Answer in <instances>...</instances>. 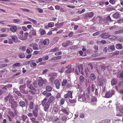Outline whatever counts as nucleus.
I'll return each instance as SVG.
<instances>
[{
    "mask_svg": "<svg viewBox=\"0 0 123 123\" xmlns=\"http://www.w3.org/2000/svg\"><path fill=\"white\" fill-rule=\"evenodd\" d=\"M32 88L31 89H30L29 90V92L31 94H34L36 91V89L33 87H32Z\"/></svg>",
    "mask_w": 123,
    "mask_h": 123,
    "instance_id": "cd10ccee",
    "label": "nucleus"
},
{
    "mask_svg": "<svg viewBox=\"0 0 123 123\" xmlns=\"http://www.w3.org/2000/svg\"><path fill=\"white\" fill-rule=\"evenodd\" d=\"M97 83L98 85L102 86L103 85V81L102 79L101 78H98Z\"/></svg>",
    "mask_w": 123,
    "mask_h": 123,
    "instance_id": "4468645a",
    "label": "nucleus"
},
{
    "mask_svg": "<svg viewBox=\"0 0 123 123\" xmlns=\"http://www.w3.org/2000/svg\"><path fill=\"white\" fill-rule=\"evenodd\" d=\"M65 102V100L64 99L62 98L61 99L60 101V104L63 105L64 104Z\"/></svg>",
    "mask_w": 123,
    "mask_h": 123,
    "instance_id": "c03bdc74",
    "label": "nucleus"
},
{
    "mask_svg": "<svg viewBox=\"0 0 123 123\" xmlns=\"http://www.w3.org/2000/svg\"><path fill=\"white\" fill-rule=\"evenodd\" d=\"M91 88L92 91L93 92L94 91V89L95 90V85L93 84H92L91 86Z\"/></svg>",
    "mask_w": 123,
    "mask_h": 123,
    "instance_id": "8fccbe9b",
    "label": "nucleus"
},
{
    "mask_svg": "<svg viewBox=\"0 0 123 123\" xmlns=\"http://www.w3.org/2000/svg\"><path fill=\"white\" fill-rule=\"evenodd\" d=\"M42 61V58H39L38 60L36 62L37 63H38Z\"/></svg>",
    "mask_w": 123,
    "mask_h": 123,
    "instance_id": "0e129e2a",
    "label": "nucleus"
},
{
    "mask_svg": "<svg viewBox=\"0 0 123 123\" xmlns=\"http://www.w3.org/2000/svg\"><path fill=\"white\" fill-rule=\"evenodd\" d=\"M62 120L63 121H64L65 122L67 120V117H66L65 116L63 117H62Z\"/></svg>",
    "mask_w": 123,
    "mask_h": 123,
    "instance_id": "338daca9",
    "label": "nucleus"
},
{
    "mask_svg": "<svg viewBox=\"0 0 123 123\" xmlns=\"http://www.w3.org/2000/svg\"><path fill=\"white\" fill-rule=\"evenodd\" d=\"M7 29V28H2L1 29V31L2 32H4L6 31V29Z\"/></svg>",
    "mask_w": 123,
    "mask_h": 123,
    "instance_id": "bf43d9fd",
    "label": "nucleus"
},
{
    "mask_svg": "<svg viewBox=\"0 0 123 123\" xmlns=\"http://www.w3.org/2000/svg\"><path fill=\"white\" fill-rule=\"evenodd\" d=\"M29 46L31 47H32L33 49L34 50H38L39 48L37 44L33 43L30 44Z\"/></svg>",
    "mask_w": 123,
    "mask_h": 123,
    "instance_id": "0eeeda50",
    "label": "nucleus"
},
{
    "mask_svg": "<svg viewBox=\"0 0 123 123\" xmlns=\"http://www.w3.org/2000/svg\"><path fill=\"white\" fill-rule=\"evenodd\" d=\"M66 68L68 69L65 71V72L67 74L70 73L74 71V68H72L71 65H68Z\"/></svg>",
    "mask_w": 123,
    "mask_h": 123,
    "instance_id": "20e7f679",
    "label": "nucleus"
},
{
    "mask_svg": "<svg viewBox=\"0 0 123 123\" xmlns=\"http://www.w3.org/2000/svg\"><path fill=\"white\" fill-rule=\"evenodd\" d=\"M20 9L21 10L23 11L24 12H30V10H29L25 8H21Z\"/></svg>",
    "mask_w": 123,
    "mask_h": 123,
    "instance_id": "09e8293b",
    "label": "nucleus"
},
{
    "mask_svg": "<svg viewBox=\"0 0 123 123\" xmlns=\"http://www.w3.org/2000/svg\"><path fill=\"white\" fill-rule=\"evenodd\" d=\"M27 19L30 21L31 22H32L34 24L36 25L37 24V22L36 21H35L33 20V19L30 18H28Z\"/></svg>",
    "mask_w": 123,
    "mask_h": 123,
    "instance_id": "7c9ffc66",
    "label": "nucleus"
},
{
    "mask_svg": "<svg viewBox=\"0 0 123 123\" xmlns=\"http://www.w3.org/2000/svg\"><path fill=\"white\" fill-rule=\"evenodd\" d=\"M72 93L71 91H68L67 93L64 94V98H67L68 97L70 98H72Z\"/></svg>",
    "mask_w": 123,
    "mask_h": 123,
    "instance_id": "39448f33",
    "label": "nucleus"
},
{
    "mask_svg": "<svg viewBox=\"0 0 123 123\" xmlns=\"http://www.w3.org/2000/svg\"><path fill=\"white\" fill-rule=\"evenodd\" d=\"M96 78V76L94 74L92 73L90 76V79L92 80H93Z\"/></svg>",
    "mask_w": 123,
    "mask_h": 123,
    "instance_id": "393cba45",
    "label": "nucleus"
},
{
    "mask_svg": "<svg viewBox=\"0 0 123 123\" xmlns=\"http://www.w3.org/2000/svg\"><path fill=\"white\" fill-rule=\"evenodd\" d=\"M89 97V95L86 94H85V92H83V94L80 95L79 96L78 100L80 101H83L86 102L88 100Z\"/></svg>",
    "mask_w": 123,
    "mask_h": 123,
    "instance_id": "f257e3e1",
    "label": "nucleus"
},
{
    "mask_svg": "<svg viewBox=\"0 0 123 123\" xmlns=\"http://www.w3.org/2000/svg\"><path fill=\"white\" fill-rule=\"evenodd\" d=\"M12 87V85H11L8 84L6 86H5L3 87L2 89L3 90H7L9 88H11Z\"/></svg>",
    "mask_w": 123,
    "mask_h": 123,
    "instance_id": "a878e982",
    "label": "nucleus"
},
{
    "mask_svg": "<svg viewBox=\"0 0 123 123\" xmlns=\"http://www.w3.org/2000/svg\"><path fill=\"white\" fill-rule=\"evenodd\" d=\"M9 114L10 115L11 117H14V114L13 113L12 111H9Z\"/></svg>",
    "mask_w": 123,
    "mask_h": 123,
    "instance_id": "3c124183",
    "label": "nucleus"
},
{
    "mask_svg": "<svg viewBox=\"0 0 123 123\" xmlns=\"http://www.w3.org/2000/svg\"><path fill=\"white\" fill-rule=\"evenodd\" d=\"M14 91L18 96H21V94L19 92L17 91L16 89H15Z\"/></svg>",
    "mask_w": 123,
    "mask_h": 123,
    "instance_id": "de8ad7c7",
    "label": "nucleus"
},
{
    "mask_svg": "<svg viewBox=\"0 0 123 123\" xmlns=\"http://www.w3.org/2000/svg\"><path fill=\"white\" fill-rule=\"evenodd\" d=\"M76 88L78 91L81 92H83V91L82 87L78 84H77V85L76 86Z\"/></svg>",
    "mask_w": 123,
    "mask_h": 123,
    "instance_id": "412c9836",
    "label": "nucleus"
},
{
    "mask_svg": "<svg viewBox=\"0 0 123 123\" xmlns=\"http://www.w3.org/2000/svg\"><path fill=\"white\" fill-rule=\"evenodd\" d=\"M20 65V63H16L14 64L12 66L13 67V66H14L15 67L19 66Z\"/></svg>",
    "mask_w": 123,
    "mask_h": 123,
    "instance_id": "680f3d73",
    "label": "nucleus"
},
{
    "mask_svg": "<svg viewBox=\"0 0 123 123\" xmlns=\"http://www.w3.org/2000/svg\"><path fill=\"white\" fill-rule=\"evenodd\" d=\"M80 82H83L84 80V78L83 76L81 75L79 78Z\"/></svg>",
    "mask_w": 123,
    "mask_h": 123,
    "instance_id": "f704fd0d",
    "label": "nucleus"
},
{
    "mask_svg": "<svg viewBox=\"0 0 123 123\" xmlns=\"http://www.w3.org/2000/svg\"><path fill=\"white\" fill-rule=\"evenodd\" d=\"M20 49H21L23 51H25L26 49V47L25 46L21 47Z\"/></svg>",
    "mask_w": 123,
    "mask_h": 123,
    "instance_id": "5fc2aeb1",
    "label": "nucleus"
},
{
    "mask_svg": "<svg viewBox=\"0 0 123 123\" xmlns=\"http://www.w3.org/2000/svg\"><path fill=\"white\" fill-rule=\"evenodd\" d=\"M38 107L37 105H36L35 109L33 111V113L35 116L36 117L37 116L38 111Z\"/></svg>",
    "mask_w": 123,
    "mask_h": 123,
    "instance_id": "6e6552de",
    "label": "nucleus"
},
{
    "mask_svg": "<svg viewBox=\"0 0 123 123\" xmlns=\"http://www.w3.org/2000/svg\"><path fill=\"white\" fill-rule=\"evenodd\" d=\"M109 2L112 4H115L116 1L115 0H110Z\"/></svg>",
    "mask_w": 123,
    "mask_h": 123,
    "instance_id": "4d7b16f0",
    "label": "nucleus"
},
{
    "mask_svg": "<svg viewBox=\"0 0 123 123\" xmlns=\"http://www.w3.org/2000/svg\"><path fill=\"white\" fill-rule=\"evenodd\" d=\"M67 82V80L65 79L63 80L62 83V86H65Z\"/></svg>",
    "mask_w": 123,
    "mask_h": 123,
    "instance_id": "72a5a7b5",
    "label": "nucleus"
},
{
    "mask_svg": "<svg viewBox=\"0 0 123 123\" xmlns=\"http://www.w3.org/2000/svg\"><path fill=\"white\" fill-rule=\"evenodd\" d=\"M115 47L116 49H122L123 48L122 45L120 43L116 44L115 45Z\"/></svg>",
    "mask_w": 123,
    "mask_h": 123,
    "instance_id": "a211bd4d",
    "label": "nucleus"
},
{
    "mask_svg": "<svg viewBox=\"0 0 123 123\" xmlns=\"http://www.w3.org/2000/svg\"><path fill=\"white\" fill-rule=\"evenodd\" d=\"M54 83L56 88L57 89H59L60 88V83L59 81L57 80H56L55 81Z\"/></svg>",
    "mask_w": 123,
    "mask_h": 123,
    "instance_id": "2eb2a0df",
    "label": "nucleus"
},
{
    "mask_svg": "<svg viewBox=\"0 0 123 123\" xmlns=\"http://www.w3.org/2000/svg\"><path fill=\"white\" fill-rule=\"evenodd\" d=\"M29 35V33L27 32H25L24 33L23 35H20L18 37L19 39L22 40H26L27 39V37Z\"/></svg>",
    "mask_w": 123,
    "mask_h": 123,
    "instance_id": "7ed1b4c3",
    "label": "nucleus"
},
{
    "mask_svg": "<svg viewBox=\"0 0 123 123\" xmlns=\"http://www.w3.org/2000/svg\"><path fill=\"white\" fill-rule=\"evenodd\" d=\"M25 86H21L20 87V89L21 92L27 93L28 92L27 91L25 90Z\"/></svg>",
    "mask_w": 123,
    "mask_h": 123,
    "instance_id": "1a4fd4ad",
    "label": "nucleus"
},
{
    "mask_svg": "<svg viewBox=\"0 0 123 123\" xmlns=\"http://www.w3.org/2000/svg\"><path fill=\"white\" fill-rule=\"evenodd\" d=\"M54 99V98L53 96H51L49 98L48 101L51 103L53 102Z\"/></svg>",
    "mask_w": 123,
    "mask_h": 123,
    "instance_id": "2f4dec72",
    "label": "nucleus"
},
{
    "mask_svg": "<svg viewBox=\"0 0 123 123\" xmlns=\"http://www.w3.org/2000/svg\"><path fill=\"white\" fill-rule=\"evenodd\" d=\"M59 48L56 47L55 48L52 49L50 51V52H55L58 51Z\"/></svg>",
    "mask_w": 123,
    "mask_h": 123,
    "instance_id": "e433bc0d",
    "label": "nucleus"
},
{
    "mask_svg": "<svg viewBox=\"0 0 123 123\" xmlns=\"http://www.w3.org/2000/svg\"><path fill=\"white\" fill-rule=\"evenodd\" d=\"M70 43V41L68 40L66 41V42H64L62 44V45L64 47L67 46Z\"/></svg>",
    "mask_w": 123,
    "mask_h": 123,
    "instance_id": "bb28decb",
    "label": "nucleus"
},
{
    "mask_svg": "<svg viewBox=\"0 0 123 123\" xmlns=\"http://www.w3.org/2000/svg\"><path fill=\"white\" fill-rule=\"evenodd\" d=\"M46 89L47 91H50L52 90V88L50 86H46Z\"/></svg>",
    "mask_w": 123,
    "mask_h": 123,
    "instance_id": "4c0bfd02",
    "label": "nucleus"
},
{
    "mask_svg": "<svg viewBox=\"0 0 123 123\" xmlns=\"http://www.w3.org/2000/svg\"><path fill=\"white\" fill-rule=\"evenodd\" d=\"M113 17L114 18H118L120 17V14L118 12H116L112 15Z\"/></svg>",
    "mask_w": 123,
    "mask_h": 123,
    "instance_id": "6ab92c4d",
    "label": "nucleus"
},
{
    "mask_svg": "<svg viewBox=\"0 0 123 123\" xmlns=\"http://www.w3.org/2000/svg\"><path fill=\"white\" fill-rule=\"evenodd\" d=\"M112 96V94L110 92H109L106 93L104 97L109 98L111 97Z\"/></svg>",
    "mask_w": 123,
    "mask_h": 123,
    "instance_id": "aec40b11",
    "label": "nucleus"
},
{
    "mask_svg": "<svg viewBox=\"0 0 123 123\" xmlns=\"http://www.w3.org/2000/svg\"><path fill=\"white\" fill-rule=\"evenodd\" d=\"M93 15V14L92 12L87 13L85 15L84 18H87L88 17L89 18H92Z\"/></svg>",
    "mask_w": 123,
    "mask_h": 123,
    "instance_id": "9d476101",
    "label": "nucleus"
},
{
    "mask_svg": "<svg viewBox=\"0 0 123 123\" xmlns=\"http://www.w3.org/2000/svg\"><path fill=\"white\" fill-rule=\"evenodd\" d=\"M19 57L21 58H23L25 57V55H24L22 54H19Z\"/></svg>",
    "mask_w": 123,
    "mask_h": 123,
    "instance_id": "13d9d810",
    "label": "nucleus"
},
{
    "mask_svg": "<svg viewBox=\"0 0 123 123\" xmlns=\"http://www.w3.org/2000/svg\"><path fill=\"white\" fill-rule=\"evenodd\" d=\"M61 58V56H55L52 58V60H58Z\"/></svg>",
    "mask_w": 123,
    "mask_h": 123,
    "instance_id": "c9c22d12",
    "label": "nucleus"
},
{
    "mask_svg": "<svg viewBox=\"0 0 123 123\" xmlns=\"http://www.w3.org/2000/svg\"><path fill=\"white\" fill-rule=\"evenodd\" d=\"M22 118L23 121H25L27 118V117L25 115H23L22 116Z\"/></svg>",
    "mask_w": 123,
    "mask_h": 123,
    "instance_id": "603ef678",
    "label": "nucleus"
},
{
    "mask_svg": "<svg viewBox=\"0 0 123 123\" xmlns=\"http://www.w3.org/2000/svg\"><path fill=\"white\" fill-rule=\"evenodd\" d=\"M120 111L122 113H123V106L120 105L119 108Z\"/></svg>",
    "mask_w": 123,
    "mask_h": 123,
    "instance_id": "ea45409f",
    "label": "nucleus"
},
{
    "mask_svg": "<svg viewBox=\"0 0 123 123\" xmlns=\"http://www.w3.org/2000/svg\"><path fill=\"white\" fill-rule=\"evenodd\" d=\"M10 37L12 38V39L15 42H16V40L17 39V37L15 36H12Z\"/></svg>",
    "mask_w": 123,
    "mask_h": 123,
    "instance_id": "58836bf2",
    "label": "nucleus"
},
{
    "mask_svg": "<svg viewBox=\"0 0 123 123\" xmlns=\"http://www.w3.org/2000/svg\"><path fill=\"white\" fill-rule=\"evenodd\" d=\"M54 25V24L52 22L49 23L48 24V26L49 27H53Z\"/></svg>",
    "mask_w": 123,
    "mask_h": 123,
    "instance_id": "a19ab883",
    "label": "nucleus"
},
{
    "mask_svg": "<svg viewBox=\"0 0 123 123\" xmlns=\"http://www.w3.org/2000/svg\"><path fill=\"white\" fill-rule=\"evenodd\" d=\"M7 36V34H0V37H6Z\"/></svg>",
    "mask_w": 123,
    "mask_h": 123,
    "instance_id": "774afa93",
    "label": "nucleus"
},
{
    "mask_svg": "<svg viewBox=\"0 0 123 123\" xmlns=\"http://www.w3.org/2000/svg\"><path fill=\"white\" fill-rule=\"evenodd\" d=\"M49 40L48 39H46L43 42V43L44 45H48L49 44Z\"/></svg>",
    "mask_w": 123,
    "mask_h": 123,
    "instance_id": "c85d7f7f",
    "label": "nucleus"
},
{
    "mask_svg": "<svg viewBox=\"0 0 123 123\" xmlns=\"http://www.w3.org/2000/svg\"><path fill=\"white\" fill-rule=\"evenodd\" d=\"M47 99V98H45L43 100L42 102V105L43 106H44V110L45 111H47L48 110L50 105V103L48 101L46 103Z\"/></svg>",
    "mask_w": 123,
    "mask_h": 123,
    "instance_id": "f03ea898",
    "label": "nucleus"
},
{
    "mask_svg": "<svg viewBox=\"0 0 123 123\" xmlns=\"http://www.w3.org/2000/svg\"><path fill=\"white\" fill-rule=\"evenodd\" d=\"M11 103V107L12 108L14 109L17 107V105L16 102L13 101Z\"/></svg>",
    "mask_w": 123,
    "mask_h": 123,
    "instance_id": "4be33fe9",
    "label": "nucleus"
},
{
    "mask_svg": "<svg viewBox=\"0 0 123 123\" xmlns=\"http://www.w3.org/2000/svg\"><path fill=\"white\" fill-rule=\"evenodd\" d=\"M61 111H62L64 113L67 115H68V112L66 109H62L61 110L60 109L59 111V113L60 114H62L61 113Z\"/></svg>",
    "mask_w": 123,
    "mask_h": 123,
    "instance_id": "dca6fc26",
    "label": "nucleus"
},
{
    "mask_svg": "<svg viewBox=\"0 0 123 123\" xmlns=\"http://www.w3.org/2000/svg\"><path fill=\"white\" fill-rule=\"evenodd\" d=\"M117 77L118 78H123V73H118L117 75Z\"/></svg>",
    "mask_w": 123,
    "mask_h": 123,
    "instance_id": "473e14b6",
    "label": "nucleus"
},
{
    "mask_svg": "<svg viewBox=\"0 0 123 123\" xmlns=\"http://www.w3.org/2000/svg\"><path fill=\"white\" fill-rule=\"evenodd\" d=\"M19 104L20 106L22 107H24L25 105V102L23 101H20Z\"/></svg>",
    "mask_w": 123,
    "mask_h": 123,
    "instance_id": "c756f323",
    "label": "nucleus"
},
{
    "mask_svg": "<svg viewBox=\"0 0 123 123\" xmlns=\"http://www.w3.org/2000/svg\"><path fill=\"white\" fill-rule=\"evenodd\" d=\"M74 32L73 31H71L68 34V36L70 37H72L73 35Z\"/></svg>",
    "mask_w": 123,
    "mask_h": 123,
    "instance_id": "e2e57ef3",
    "label": "nucleus"
},
{
    "mask_svg": "<svg viewBox=\"0 0 123 123\" xmlns=\"http://www.w3.org/2000/svg\"><path fill=\"white\" fill-rule=\"evenodd\" d=\"M122 33L121 30L118 31H116L114 32V34H117Z\"/></svg>",
    "mask_w": 123,
    "mask_h": 123,
    "instance_id": "6e6d98bb",
    "label": "nucleus"
},
{
    "mask_svg": "<svg viewBox=\"0 0 123 123\" xmlns=\"http://www.w3.org/2000/svg\"><path fill=\"white\" fill-rule=\"evenodd\" d=\"M31 81L30 80H28L27 81V87L30 89H31L32 88V87L31 85L30 84Z\"/></svg>",
    "mask_w": 123,
    "mask_h": 123,
    "instance_id": "5701e85b",
    "label": "nucleus"
},
{
    "mask_svg": "<svg viewBox=\"0 0 123 123\" xmlns=\"http://www.w3.org/2000/svg\"><path fill=\"white\" fill-rule=\"evenodd\" d=\"M117 79H113L111 81V84L112 85L114 86L117 83Z\"/></svg>",
    "mask_w": 123,
    "mask_h": 123,
    "instance_id": "b1692460",
    "label": "nucleus"
},
{
    "mask_svg": "<svg viewBox=\"0 0 123 123\" xmlns=\"http://www.w3.org/2000/svg\"><path fill=\"white\" fill-rule=\"evenodd\" d=\"M64 70V68H60L58 70L59 72L61 73H63Z\"/></svg>",
    "mask_w": 123,
    "mask_h": 123,
    "instance_id": "37998d69",
    "label": "nucleus"
},
{
    "mask_svg": "<svg viewBox=\"0 0 123 123\" xmlns=\"http://www.w3.org/2000/svg\"><path fill=\"white\" fill-rule=\"evenodd\" d=\"M36 10L38 12L40 13H42L43 12V11L42 9L39 8H37L36 9Z\"/></svg>",
    "mask_w": 123,
    "mask_h": 123,
    "instance_id": "49530a36",
    "label": "nucleus"
},
{
    "mask_svg": "<svg viewBox=\"0 0 123 123\" xmlns=\"http://www.w3.org/2000/svg\"><path fill=\"white\" fill-rule=\"evenodd\" d=\"M20 21L19 19H14L13 20V22L14 23H16Z\"/></svg>",
    "mask_w": 123,
    "mask_h": 123,
    "instance_id": "864d4df0",
    "label": "nucleus"
},
{
    "mask_svg": "<svg viewBox=\"0 0 123 123\" xmlns=\"http://www.w3.org/2000/svg\"><path fill=\"white\" fill-rule=\"evenodd\" d=\"M46 82L47 80L46 79H44L43 80L42 79H40L39 80L38 85L40 86H42L43 83H45Z\"/></svg>",
    "mask_w": 123,
    "mask_h": 123,
    "instance_id": "423d86ee",
    "label": "nucleus"
},
{
    "mask_svg": "<svg viewBox=\"0 0 123 123\" xmlns=\"http://www.w3.org/2000/svg\"><path fill=\"white\" fill-rule=\"evenodd\" d=\"M10 30L11 31L13 32H16L17 30V27L15 26H12L10 28Z\"/></svg>",
    "mask_w": 123,
    "mask_h": 123,
    "instance_id": "f3484780",
    "label": "nucleus"
},
{
    "mask_svg": "<svg viewBox=\"0 0 123 123\" xmlns=\"http://www.w3.org/2000/svg\"><path fill=\"white\" fill-rule=\"evenodd\" d=\"M78 69L79 73H81V74L82 75L84 74V73L83 72V66L81 64L79 65L78 66Z\"/></svg>",
    "mask_w": 123,
    "mask_h": 123,
    "instance_id": "ddd939ff",
    "label": "nucleus"
},
{
    "mask_svg": "<svg viewBox=\"0 0 123 123\" xmlns=\"http://www.w3.org/2000/svg\"><path fill=\"white\" fill-rule=\"evenodd\" d=\"M59 38L58 37H56L54 38L53 39V40L55 42H56L59 39Z\"/></svg>",
    "mask_w": 123,
    "mask_h": 123,
    "instance_id": "052dcab7",
    "label": "nucleus"
},
{
    "mask_svg": "<svg viewBox=\"0 0 123 123\" xmlns=\"http://www.w3.org/2000/svg\"><path fill=\"white\" fill-rule=\"evenodd\" d=\"M36 30L35 29L31 30L29 32L30 36L31 37L32 36H35L36 34Z\"/></svg>",
    "mask_w": 123,
    "mask_h": 123,
    "instance_id": "9b49d317",
    "label": "nucleus"
},
{
    "mask_svg": "<svg viewBox=\"0 0 123 123\" xmlns=\"http://www.w3.org/2000/svg\"><path fill=\"white\" fill-rule=\"evenodd\" d=\"M30 109H32L33 107V103L32 102H31L30 103Z\"/></svg>",
    "mask_w": 123,
    "mask_h": 123,
    "instance_id": "79ce46f5",
    "label": "nucleus"
},
{
    "mask_svg": "<svg viewBox=\"0 0 123 123\" xmlns=\"http://www.w3.org/2000/svg\"><path fill=\"white\" fill-rule=\"evenodd\" d=\"M101 37L104 38H108L110 36V35L106 33H104L100 35Z\"/></svg>",
    "mask_w": 123,
    "mask_h": 123,
    "instance_id": "f8f14e48",
    "label": "nucleus"
},
{
    "mask_svg": "<svg viewBox=\"0 0 123 123\" xmlns=\"http://www.w3.org/2000/svg\"><path fill=\"white\" fill-rule=\"evenodd\" d=\"M90 89L91 86H89L87 88V93L88 94H89L90 93Z\"/></svg>",
    "mask_w": 123,
    "mask_h": 123,
    "instance_id": "69168bd1",
    "label": "nucleus"
},
{
    "mask_svg": "<svg viewBox=\"0 0 123 123\" xmlns=\"http://www.w3.org/2000/svg\"><path fill=\"white\" fill-rule=\"evenodd\" d=\"M69 102L71 104H74L76 103V101L74 99H69Z\"/></svg>",
    "mask_w": 123,
    "mask_h": 123,
    "instance_id": "a18cd8bd",
    "label": "nucleus"
}]
</instances>
